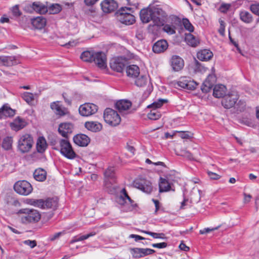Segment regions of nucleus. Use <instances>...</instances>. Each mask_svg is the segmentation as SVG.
<instances>
[{
  "label": "nucleus",
  "mask_w": 259,
  "mask_h": 259,
  "mask_svg": "<svg viewBox=\"0 0 259 259\" xmlns=\"http://www.w3.org/2000/svg\"><path fill=\"white\" fill-rule=\"evenodd\" d=\"M33 144V138L31 135L23 134L19 136L18 140V149L22 153H27L30 151Z\"/></svg>",
  "instance_id": "1"
},
{
  "label": "nucleus",
  "mask_w": 259,
  "mask_h": 259,
  "mask_svg": "<svg viewBox=\"0 0 259 259\" xmlns=\"http://www.w3.org/2000/svg\"><path fill=\"white\" fill-rule=\"evenodd\" d=\"M29 203L34 206L42 209L52 208L56 209L58 206V200L57 198H49L44 199H30Z\"/></svg>",
  "instance_id": "2"
},
{
  "label": "nucleus",
  "mask_w": 259,
  "mask_h": 259,
  "mask_svg": "<svg viewBox=\"0 0 259 259\" xmlns=\"http://www.w3.org/2000/svg\"><path fill=\"white\" fill-rule=\"evenodd\" d=\"M19 212L24 214L21 218V222L24 224L37 222L40 219V214L36 210L24 208L20 209Z\"/></svg>",
  "instance_id": "3"
},
{
  "label": "nucleus",
  "mask_w": 259,
  "mask_h": 259,
  "mask_svg": "<svg viewBox=\"0 0 259 259\" xmlns=\"http://www.w3.org/2000/svg\"><path fill=\"white\" fill-rule=\"evenodd\" d=\"M59 143L60 152L63 156L69 159H74L77 157V154L68 140L62 139L59 141Z\"/></svg>",
  "instance_id": "4"
},
{
  "label": "nucleus",
  "mask_w": 259,
  "mask_h": 259,
  "mask_svg": "<svg viewBox=\"0 0 259 259\" xmlns=\"http://www.w3.org/2000/svg\"><path fill=\"white\" fill-rule=\"evenodd\" d=\"M131 12H132L131 8L121 7L117 13L119 21L127 25L133 24L135 21V17Z\"/></svg>",
  "instance_id": "5"
},
{
  "label": "nucleus",
  "mask_w": 259,
  "mask_h": 259,
  "mask_svg": "<svg viewBox=\"0 0 259 259\" xmlns=\"http://www.w3.org/2000/svg\"><path fill=\"white\" fill-rule=\"evenodd\" d=\"M103 117L105 121L111 126H116L121 121L120 117L117 112L109 108L105 110Z\"/></svg>",
  "instance_id": "6"
},
{
  "label": "nucleus",
  "mask_w": 259,
  "mask_h": 259,
  "mask_svg": "<svg viewBox=\"0 0 259 259\" xmlns=\"http://www.w3.org/2000/svg\"><path fill=\"white\" fill-rule=\"evenodd\" d=\"M167 102V100L160 99L149 105L148 108H151L152 109L150 112L148 113V118L151 120H157L159 119L161 117V114L157 109L161 107L164 103Z\"/></svg>",
  "instance_id": "7"
},
{
  "label": "nucleus",
  "mask_w": 259,
  "mask_h": 259,
  "mask_svg": "<svg viewBox=\"0 0 259 259\" xmlns=\"http://www.w3.org/2000/svg\"><path fill=\"white\" fill-rule=\"evenodd\" d=\"M197 85L198 83L196 81L186 76L181 77L175 83V88L185 89L188 90H194Z\"/></svg>",
  "instance_id": "8"
},
{
  "label": "nucleus",
  "mask_w": 259,
  "mask_h": 259,
  "mask_svg": "<svg viewBox=\"0 0 259 259\" xmlns=\"http://www.w3.org/2000/svg\"><path fill=\"white\" fill-rule=\"evenodd\" d=\"M14 189L17 193L25 196L29 195L32 191L31 185L25 180L16 182L14 186Z\"/></svg>",
  "instance_id": "9"
},
{
  "label": "nucleus",
  "mask_w": 259,
  "mask_h": 259,
  "mask_svg": "<svg viewBox=\"0 0 259 259\" xmlns=\"http://www.w3.org/2000/svg\"><path fill=\"white\" fill-rule=\"evenodd\" d=\"M222 104L225 108L230 109L233 107L236 103L239 98L238 94L235 92H232L223 97Z\"/></svg>",
  "instance_id": "10"
},
{
  "label": "nucleus",
  "mask_w": 259,
  "mask_h": 259,
  "mask_svg": "<svg viewBox=\"0 0 259 259\" xmlns=\"http://www.w3.org/2000/svg\"><path fill=\"white\" fill-rule=\"evenodd\" d=\"M126 60L124 57H118L111 59L110 66L111 69L117 72H122L125 68Z\"/></svg>",
  "instance_id": "11"
},
{
  "label": "nucleus",
  "mask_w": 259,
  "mask_h": 259,
  "mask_svg": "<svg viewBox=\"0 0 259 259\" xmlns=\"http://www.w3.org/2000/svg\"><path fill=\"white\" fill-rule=\"evenodd\" d=\"M134 186L142 192L149 194L153 189L151 183L145 179H137L134 182Z\"/></svg>",
  "instance_id": "12"
},
{
  "label": "nucleus",
  "mask_w": 259,
  "mask_h": 259,
  "mask_svg": "<svg viewBox=\"0 0 259 259\" xmlns=\"http://www.w3.org/2000/svg\"><path fill=\"white\" fill-rule=\"evenodd\" d=\"M98 107L93 103H85L79 108V112L83 116H89L96 113Z\"/></svg>",
  "instance_id": "13"
},
{
  "label": "nucleus",
  "mask_w": 259,
  "mask_h": 259,
  "mask_svg": "<svg viewBox=\"0 0 259 259\" xmlns=\"http://www.w3.org/2000/svg\"><path fill=\"white\" fill-rule=\"evenodd\" d=\"M170 18L171 21V24H163L162 30L168 34L172 35L176 33V27L174 24L180 23L181 19L178 17L174 15L170 16Z\"/></svg>",
  "instance_id": "14"
},
{
  "label": "nucleus",
  "mask_w": 259,
  "mask_h": 259,
  "mask_svg": "<svg viewBox=\"0 0 259 259\" xmlns=\"http://www.w3.org/2000/svg\"><path fill=\"white\" fill-rule=\"evenodd\" d=\"M97 66L102 69H105L107 67V59L105 54L102 52L94 53L93 61Z\"/></svg>",
  "instance_id": "15"
},
{
  "label": "nucleus",
  "mask_w": 259,
  "mask_h": 259,
  "mask_svg": "<svg viewBox=\"0 0 259 259\" xmlns=\"http://www.w3.org/2000/svg\"><path fill=\"white\" fill-rule=\"evenodd\" d=\"M105 185L106 188H109L110 184L115 183L116 176L115 169L113 167H109L104 172Z\"/></svg>",
  "instance_id": "16"
},
{
  "label": "nucleus",
  "mask_w": 259,
  "mask_h": 259,
  "mask_svg": "<svg viewBox=\"0 0 259 259\" xmlns=\"http://www.w3.org/2000/svg\"><path fill=\"white\" fill-rule=\"evenodd\" d=\"M121 193L122 195H121L118 199V202L120 204L124 205L125 203H129L131 204V207L128 208V211H132L133 209L135 208L137 206V204L136 203H134V202L130 196L128 195L126 190L124 188L122 189L121 191Z\"/></svg>",
  "instance_id": "17"
},
{
  "label": "nucleus",
  "mask_w": 259,
  "mask_h": 259,
  "mask_svg": "<svg viewBox=\"0 0 259 259\" xmlns=\"http://www.w3.org/2000/svg\"><path fill=\"white\" fill-rule=\"evenodd\" d=\"M26 10L29 13L35 11L39 14H45L48 11V8L39 2H34L31 5L26 7Z\"/></svg>",
  "instance_id": "18"
},
{
  "label": "nucleus",
  "mask_w": 259,
  "mask_h": 259,
  "mask_svg": "<svg viewBox=\"0 0 259 259\" xmlns=\"http://www.w3.org/2000/svg\"><path fill=\"white\" fill-rule=\"evenodd\" d=\"M102 11L106 13H109L115 10L118 5L114 0H105L101 3Z\"/></svg>",
  "instance_id": "19"
},
{
  "label": "nucleus",
  "mask_w": 259,
  "mask_h": 259,
  "mask_svg": "<svg viewBox=\"0 0 259 259\" xmlns=\"http://www.w3.org/2000/svg\"><path fill=\"white\" fill-rule=\"evenodd\" d=\"M73 125L70 122H64L60 124L58 128L59 134L63 137L67 138L69 134L72 132Z\"/></svg>",
  "instance_id": "20"
},
{
  "label": "nucleus",
  "mask_w": 259,
  "mask_h": 259,
  "mask_svg": "<svg viewBox=\"0 0 259 259\" xmlns=\"http://www.w3.org/2000/svg\"><path fill=\"white\" fill-rule=\"evenodd\" d=\"M51 108L56 115L60 116H64L69 113L68 109L60 105L58 101L51 103Z\"/></svg>",
  "instance_id": "21"
},
{
  "label": "nucleus",
  "mask_w": 259,
  "mask_h": 259,
  "mask_svg": "<svg viewBox=\"0 0 259 259\" xmlns=\"http://www.w3.org/2000/svg\"><path fill=\"white\" fill-rule=\"evenodd\" d=\"M170 62L172 69L175 71H179L181 70L184 65L183 59L177 55L173 56L171 57Z\"/></svg>",
  "instance_id": "22"
},
{
  "label": "nucleus",
  "mask_w": 259,
  "mask_h": 259,
  "mask_svg": "<svg viewBox=\"0 0 259 259\" xmlns=\"http://www.w3.org/2000/svg\"><path fill=\"white\" fill-rule=\"evenodd\" d=\"M75 144L81 147H85L90 143V138L84 134H78L73 137Z\"/></svg>",
  "instance_id": "23"
},
{
  "label": "nucleus",
  "mask_w": 259,
  "mask_h": 259,
  "mask_svg": "<svg viewBox=\"0 0 259 259\" xmlns=\"http://www.w3.org/2000/svg\"><path fill=\"white\" fill-rule=\"evenodd\" d=\"M140 16L143 22L148 23L150 22L154 17L152 9L147 8L141 10Z\"/></svg>",
  "instance_id": "24"
},
{
  "label": "nucleus",
  "mask_w": 259,
  "mask_h": 259,
  "mask_svg": "<svg viewBox=\"0 0 259 259\" xmlns=\"http://www.w3.org/2000/svg\"><path fill=\"white\" fill-rule=\"evenodd\" d=\"M26 124L27 123L24 119L17 117L10 123V126L13 130L18 131L25 127Z\"/></svg>",
  "instance_id": "25"
},
{
  "label": "nucleus",
  "mask_w": 259,
  "mask_h": 259,
  "mask_svg": "<svg viewBox=\"0 0 259 259\" xmlns=\"http://www.w3.org/2000/svg\"><path fill=\"white\" fill-rule=\"evenodd\" d=\"M168 47L165 40L161 39L156 42L153 46L152 50L155 53H160L165 51Z\"/></svg>",
  "instance_id": "26"
},
{
  "label": "nucleus",
  "mask_w": 259,
  "mask_h": 259,
  "mask_svg": "<svg viewBox=\"0 0 259 259\" xmlns=\"http://www.w3.org/2000/svg\"><path fill=\"white\" fill-rule=\"evenodd\" d=\"M140 68L136 65H131L127 66L126 73L128 77L136 78L140 75Z\"/></svg>",
  "instance_id": "27"
},
{
  "label": "nucleus",
  "mask_w": 259,
  "mask_h": 259,
  "mask_svg": "<svg viewBox=\"0 0 259 259\" xmlns=\"http://www.w3.org/2000/svg\"><path fill=\"white\" fill-rule=\"evenodd\" d=\"M227 89L224 85H215L213 89V96L217 98H222L226 93Z\"/></svg>",
  "instance_id": "28"
},
{
  "label": "nucleus",
  "mask_w": 259,
  "mask_h": 259,
  "mask_svg": "<svg viewBox=\"0 0 259 259\" xmlns=\"http://www.w3.org/2000/svg\"><path fill=\"white\" fill-rule=\"evenodd\" d=\"M47 23L46 19L42 16L34 18L31 20L32 26L36 29H41Z\"/></svg>",
  "instance_id": "29"
},
{
  "label": "nucleus",
  "mask_w": 259,
  "mask_h": 259,
  "mask_svg": "<svg viewBox=\"0 0 259 259\" xmlns=\"http://www.w3.org/2000/svg\"><path fill=\"white\" fill-rule=\"evenodd\" d=\"M84 126L88 130L93 132H97L102 128V125L97 121H88L85 123Z\"/></svg>",
  "instance_id": "30"
},
{
  "label": "nucleus",
  "mask_w": 259,
  "mask_h": 259,
  "mask_svg": "<svg viewBox=\"0 0 259 259\" xmlns=\"http://www.w3.org/2000/svg\"><path fill=\"white\" fill-rule=\"evenodd\" d=\"M48 147V144L44 137H39L37 140L36 147L38 153H42L45 151Z\"/></svg>",
  "instance_id": "31"
},
{
  "label": "nucleus",
  "mask_w": 259,
  "mask_h": 259,
  "mask_svg": "<svg viewBox=\"0 0 259 259\" xmlns=\"http://www.w3.org/2000/svg\"><path fill=\"white\" fill-rule=\"evenodd\" d=\"M131 105V102L126 100H121L117 102L115 104L116 109L120 112L128 110Z\"/></svg>",
  "instance_id": "32"
},
{
  "label": "nucleus",
  "mask_w": 259,
  "mask_h": 259,
  "mask_svg": "<svg viewBox=\"0 0 259 259\" xmlns=\"http://www.w3.org/2000/svg\"><path fill=\"white\" fill-rule=\"evenodd\" d=\"M14 114V110L6 105L0 108V119L13 116Z\"/></svg>",
  "instance_id": "33"
},
{
  "label": "nucleus",
  "mask_w": 259,
  "mask_h": 259,
  "mask_svg": "<svg viewBox=\"0 0 259 259\" xmlns=\"http://www.w3.org/2000/svg\"><path fill=\"white\" fill-rule=\"evenodd\" d=\"M185 41L186 43L192 47H197L199 44V39L198 37L193 35L190 33L186 34Z\"/></svg>",
  "instance_id": "34"
},
{
  "label": "nucleus",
  "mask_w": 259,
  "mask_h": 259,
  "mask_svg": "<svg viewBox=\"0 0 259 259\" xmlns=\"http://www.w3.org/2000/svg\"><path fill=\"white\" fill-rule=\"evenodd\" d=\"M33 177L39 182L44 181L47 178V172L42 168H37L33 172Z\"/></svg>",
  "instance_id": "35"
},
{
  "label": "nucleus",
  "mask_w": 259,
  "mask_h": 259,
  "mask_svg": "<svg viewBox=\"0 0 259 259\" xmlns=\"http://www.w3.org/2000/svg\"><path fill=\"white\" fill-rule=\"evenodd\" d=\"M171 187L168 181L165 179L160 178L159 182L160 192H167L170 190Z\"/></svg>",
  "instance_id": "36"
},
{
  "label": "nucleus",
  "mask_w": 259,
  "mask_h": 259,
  "mask_svg": "<svg viewBox=\"0 0 259 259\" xmlns=\"http://www.w3.org/2000/svg\"><path fill=\"white\" fill-rule=\"evenodd\" d=\"M239 17L240 20L245 23H250L253 21L251 14L245 10H243L239 13Z\"/></svg>",
  "instance_id": "37"
},
{
  "label": "nucleus",
  "mask_w": 259,
  "mask_h": 259,
  "mask_svg": "<svg viewBox=\"0 0 259 259\" xmlns=\"http://www.w3.org/2000/svg\"><path fill=\"white\" fill-rule=\"evenodd\" d=\"M197 57L201 61H208L210 59V52L207 49L201 50L197 53Z\"/></svg>",
  "instance_id": "38"
},
{
  "label": "nucleus",
  "mask_w": 259,
  "mask_h": 259,
  "mask_svg": "<svg viewBox=\"0 0 259 259\" xmlns=\"http://www.w3.org/2000/svg\"><path fill=\"white\" fill-rule=\"evenodd\" d=\"M96 233H97L96 232L93 231L85 235L75 236L73 237L72 239L70 241V243L72 244L76 242L81 241L87 239L91 237L95 236L96 234Z\"/></svg>",
  "instance_id": "39"
},
{
  "label": "nucleus",
  "mask_w": 259,
  "mask_h": 259,
  "mask_svg": "<svg viewBox=\"0 0 259 259\" xmlns=\"http://www.w3.org/2000/svg\"><path fill=\"white\" fill-rule=\"evenodd\" d=\"M210 76V74H209L207 75V78L203 81L201 86V90L203 93H209L210 91V80L209 79V77Z\"/></svg>",
  "instance_id": "40"
},
{
  "label": "nucleus",
  "mask_w": 259,
  "mask_h": 259,
  "mask_svg": "<svg viewBox=\"0 0 259 259\" xmlns=\"http://www.w3.org/2000/svg\"><path fill=\"white\" fill-rule=\"evenodd\" d=\"M148 78L147 75H141L135 80V84L139 87H143L148 83Z\"/></svg>",
  "instance_id": "41"
},
{
  "label": "nucleus",
  "mask_w": 259,
  "mask_h": 259,
  "mask_svg": "<svg viewBox=\"0 0 259 259\" xmlns=\"http://www.w3.org/2000/svg\"><path fill=\"white\" fill-rule=\"evenodd\" d=\"M142 232L144 233H145L146 234L150 235L151 236H152L153 238H154L155 239H161L162 240H166L167 239V237H165V234L163 233H155V232H152L148 231H144V230L142 231Z\"/></svg>",
  "instance_id": "42"
},
{
  "label": "nucleus",
  "mask_w": 259,
  "mask_h": 259,
  "mask_svg": "<svg viewBox=\"0 0 259 259\" xmlns=\"http://www.w3.org/2000/svg\"><path fill=\"white\" fill-rule=\"evenodd\" d=\"M94 53L90 51H84L80 55V59L84 62H92Z\"/></svg>",
  "instance_id": "43"
},
{
  "label": "nucleus",
  "mask_w": 259,
  "mask_h": 259,
  "mask_svg": "<svg viewBox=\"0 0 259 259\" xmlns=\"http://www.w3.org/2000/svg\"><path fill=\"white\" fill-rule=\"evenodd\" d=\"M13 143L12 137H7L3 141L2 147L5 150H9L11 148Z\"/></svg>",
  "instance_id": "44"
},
{
  "label": "nucleus",
  "mask_w": 259,
  "mask_h": 259,
  "mask_svg": "<svg viewBox=\"0 0 259 259\" xmlns=\"http://www.w3.org/2000/svg\"><path fill=\"white\" fill-rule=\"evenodd\" d=\"M15 63V59L13 56H3L2 64L5 66H10Z\"/></svg>",
  "instance_id": "45"
},
{
  "label": "nucleus",
  "mask_w": 259,
  "mask_h": 259,
  "mask_svg": "<svg viewBox=\"0 0 259 259\" xmlns=\"http://www.w3.org/2000/svg\"><path fill=\"white\" fill-rule=\"evenodd\" d=\"M153 16L157 17L166 18L167 17L166 13L160 8H154L152 9Z\"/></svg>",
  "instance_id": "46"
},
{
  "label": "nucleus",
  "mask_w": 259,
  "mask_h": 259,
  "mask_svg": "<svg viewBox=\"0 0 259 259\" xmlns=\"http://www.w3.org/2000/svg\"><path fill=\"white\" fill-rule=\"evenodd\" d=\"M182 22L186 30L190 32H192L194 31V28L193 26L187 18H183Z\"/></svg>",
  "instance_id": "47"
},
{
  "label": "nucleus",
  "mask_w": 259,
  "mask_h": 259,
  "mask_svg": "<svg viewBox=\"0 0 259 259\" xmlns=\"http://www.w3.org/2000/svg\"><path fill=\"white\" fill-rule=\"evenodd\" d=\"M48 11L50 14H57L61 10V7L59 4H53L48 8Z\"/></svg>",
  "instance_id": "48"
},
{
  "label": "nucleus",
  "mask_w": 259,
  "mask_h": 259,
  "mask_svg": "<svg viewBox=\"0 0 259 259\" xmlns=\"http://www.w3.org/2000/svg\"><path fill=\"white\" fill-rule=\"evenodd\" d=\"M22 98L28 104H30L34 100L33 94L29 92L24 93Z\"/></svg>",
  "instance_id": "49"
},
{
  "label": "nucleus",
  "mask_w": 259,
  "mask_h": 259,
  "mask_svg": "<svg viewBox=\"0 0 259 259\" xmlns=\"http://www.w3.org/2000/svg\"><path fill=\"white\" fill-rule=\"evenodd\" d=\"M250 10L255 15L259 16V3L255 2L250 6Z\"/></svg>",
  "instance_id": "50"
},
{
  "label": "nucleus",
  "mask_w": 259,
  "mask_h": 259,
  "mask_svg": "<svg viewBox=\"0 0 259 259\" xmlns=\"http://www.w3.org/2000/svg\"><path fill=\"white\" fill-rule=\"evenodd\" d=\"M132 254L135 258L142 257L141 248H135L132 249Z\"/></svg>",
  "instance_id": "51"
},
{
  "label": "nucleus",
  "mask_w": 259,
  "mask_h": 259,
  "mask_svg": "<svg viewBox=\"0 0 259 259\" xmlns=\"http://www.w3.org/2000/svg\"><path fill=\"white\" fill-rule=\"evenodd\" d=\"M219 23L220 25V27L219 29V32L221 35L224 36L225 35V22L221 19H220L219 20Z\"/></svg>",
  "instance_id": "52"
},
{
  "label": "nucleus",
  "mask_w": 259,
  "mask_h": 259,
  "mask_svg": "<svg viewBox=\"0 0 259 259\" xmlns=\"http://www.w3.org/2000/svg\"><path fill=\"white\" fill-rule=\"evenodd\" d=\"M141 251L142 257H144L148 255L152 254L155 252L154 250L150 248H141Z\"/></svg>",
  "instance_id": "53"
},
{
  "label": "nucleus",
  "mask_w": 259,
  "mask_h": 259,
  "mask_svg": "<svg viewBox=\"0 0 259 259\" xmlns=\"http://www.w3.org/2000/svg\"><path fill=\"white\" fill-rule=\"evenodd\" d=\"M23 242L24 244L29 246L31 248H34L37 245V243L35 240H31L28 239L24 241Z\"/></svg>",
  "instance_id": "54"
},
{
  "label": "nucleus",
  "mask_w": 259,
  "mask_h": 259,
  "mask_svg": "<svg viewBox=\"0 0 259 259\" xmlns=\"http://www.w3.org/2000/svg\"><path fill=\"white\" fill-rule=\"evenodd\" d=\"M231 5L229 4H222L220 7V11L223 13H226L230 9Z\"/></svg>",
  "instance_id": "55"
},
{
  "label": "nucleus",
  "mask_w": 259,
  "mask_h": 259,
  "mask_svg": "<svg viewBox=\"0 0 259 259\" xmlns=\"http://www.w3.org/2000/svg\"><path fill=\"white\" fill-rule=\"evenodd\" d=\"M155 25L157 26H161L163 25V21L160 19V17L154 16L152 20Z\"/></svg>",
  "instance_id": "56"
},
{
  "label": "nucleus",
  "mask_w": 259,
  "mask_h": 259,
  "mask_svg": "<svg viewBox=\"0 0 259 259\" xmlns=\"http://www.w3.org/2000/svg\"><path fill=\"white\" fill-rule=\"evenodd\" d=\"M11 11L13 13V15L15 17L20 16L21 14V13L20 12L19 9V7L18 5H15L14 7H13L12 8Z\"/></svg>",
  "instance_id": "57"
},
{
  "label": "nucleus",
  "mask_w": 259,
  "mask_h": 259,
  "mask_svg": "<svg viewBox=\"0 0 259 259\" xmlns=\"http://www.w3.org/2000/svg\"><path fill=\"white\" fill-rule=\"evenodd\" d=\"M167 244L165 242H161L158 243H153L152 244V246L154 248H164L167 246Z\"/></svg>",
  "instance_id": "58"
},
{
  "label": "nucleus",
  "mask_w": 259,
  "mask_h": 259,
  "mask_svg": "<svg viewBox=\"0 0 259 259\" xmlns=\"http://www.w3.org/2000/svg\"><path fill=\"white\" fill-rule=\"evenodd\" d=\"M63 233V232H60L56 233L53 235H51L49 237V239L52 241H54L55 240L59 238L60 236Z\"/></svg>",
  "instance_id": "59"
},
{
  "label": "nucleus",
  "mask_w": 259,
  "mask_h": 259,
  "mask_svg": "<svg viewBox=\"0 0 259 259\" xmlns=\"http://www.w3.org/2000/svg\"><path fill=\"white\" fill-rule=\"evenodd\" d=\"M129 238H133L135 239V241L137 242L139 240H144L145 239V238L140 236V235H136V234H131L129 236Z\"/></svg>",
  "instance_id": "60"
},
{
  "label": "nucleus",
  "mask_w": 259,
  "mask_h": 259,
  "mask_svg": "<svg viewBox=\"0 0 259 259\" xmlns=\"http://www.w3.org/2000/svg\"><path fill=\"white\" fill-rule=\"evenodd\" d=\"M99 0H84L87 6H91L95 4Z\"/></svg>",
  "instance_id": "61"
},
{
  "label": "nucleus",
  "mask_w": 259,
  "mask_h": 259,
  "mask_svg": "<svg viewBox=\"0 0 259 259\" xmlns=\"http://www.w3.org/2000/svg\"><path fill=\"white\" fill-rule=\"evenodd\" d=\"M77 42L74 41H69L68 43L65 44L63 45V46L66 47V48H69L70 47H73L76 45Z\"/></svg>",
  "instance_id": "62"
},
{
  "label": "nucleus",
  "mask_w": 259,
  "mask_h": 259,
  "mask_svg": "<svg viewBox=\"0 0 259 259\" xmlns=\"http://www.w3.org/2000/svg\"><path fill=\"white\" fill-rule=\"evenodd\" d=\"M179 248L180 249L184 250V251H187L189 250V247L186 245L184 243H181L179 245Z\"/></svg>",
  "instance_id": "63"
},
{
  "label": "nucleus",
  "mask_w": 259,
  "mask_h": 259,
  "mask_svg": "<svg viewBox=\"0 0 259 259\" xmlns=\"http://www.w3.org/2000/svg\"><path fill=\"white\" fill-rule=\"evenodd\" d=\"M244 202L247 203L250 201V199L251 198V196L250 194H244Z\"/></svg>",
  "instance_id": "64"
}]
</instances>
